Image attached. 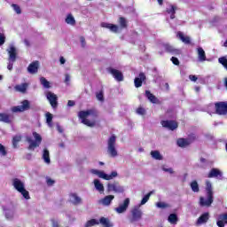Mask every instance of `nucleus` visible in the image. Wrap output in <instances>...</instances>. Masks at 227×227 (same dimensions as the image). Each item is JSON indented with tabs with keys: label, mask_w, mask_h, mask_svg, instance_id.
<instances>
[{
	"label": "nucleus",
	"mask_w": 227,
	"mask_h": 227,
	"mask_svg": "<svg viewBox=\"0 0 227 227\" xmlns=\"http://www.w3.org/2000/svg\"><path fill=\"white\" fill-rule=\"evenodd\" d=\"M96 224H99V222L97 219H90L87 221V223H85V227H92Z\"/></svg>",
	"instance_id": "a19ab883"
},
{
	"label": "nucleus",
	"mask_w": 227,
	"mask_h": 227,
	"mask_svg": "<svg viewBox=\"0 0 227 227\" xmlns=\"http://www.w3.org/2000/svg\"><path fill=\"white\" fill-rule=\"evenodd\" d=\"M0 121H4V123H12L10 115L7 114H0Z\"/></svg>",
	"instance_id": "473e14b6"
},
{
	"label": "nucleus",
	"mask_w": 227,
	"mask_h": 227,
	"mask_svg": "<svg viewBox=\"0 0 227 227\" xmlns=\"http://www.w3.org/2000/svg\"><path fill=\"white\" fill-rule=\"evenodd\" d=\"M29 109H31V104L29 100L25 99L21 102L20 106L12 107V113H24V111H29Z\"/></svg>",
	"instance_id": "6e6552de"
},
{
	"label": "nucleus",
	"mask_w": 227,
	"mask_h": 227,
	"mask_svg": "<svg viewBox=\"0 0 227 227\" xmlns=\"http://www.w3.org/2000/svg\"><path fill=\"white\" fill-rule=\"evenodd\" d=\"M200 162H207V160L205 158H200Z\"/></svg>",
	"instance_id": "774afa93"
},
{
	"label": "nucleus",
	"mask_w": 227,
	"mask_h": 227,
	"mask_svg": "<svg viewBox=\"0 0 227 227\" xmlns=\"http://www.w3.org/2000/svg\"><path fill=\"white\" fill-rule=\"evenodd\" d=\"M80 42L82 43V48L86 47V38H84V36L80 37Z\"/></svg>",
	"instance_id": "6e6d98bb"
},
{
	"label": "nucleus",
	"mask_w": 227,
	"mask_h": 227,
	"mask_svg": "<svg viewBox=\"0 0 227 227\" xmlns=\"http://www.w3.org/2000/svg\"><path fill=\"white\" fill-rule=\"evenodd\" d=\"M51 223H52V227H59V223H58V221L51 219Z\"/></svg>",
	"instance_id": "052dcab7"
},
{
	"label": "nucleus",
	"mask_w": 227,
	"mask_h": 227,
	"mask_svg": "<svg viewBox=\"0 0 227 227\" xmlns=\"http://www.w3.org/2000/svg\"><path fill=\"white\" fill-rule=\"evenodd\" d=\"M101 27H105L106 29H110L112 33H118V29H120V27L117 25L106 23V22H102Z\"/></svg>",
	"instance_id": "6ab92c4d"
},
{
	"label": "nucleus",
	"mask_w": 227,
	"mask_h": 227,
	"mask_svg": "<svg viewBox=\"0 0 227 227\" xmlns=\"http://www.w3.org/2000/svg\"><path fill=\"white\" fill-rule=\"evenodd\" d=\"M57 130H59L60 134H63V128H61V126H58Z\"/></svg>",
	"instance_id": "69168bd1"
},
{
	"label": "nucleus",
	"mask_w": 227,
	"mask_h": 227,
	"mask_svg": "<svg viewBox=\"0 0 227 227\" xmlns=\"http://www.w3.org/2000/svg\"><path fill=\"white\" fill-rule=\"evenodd\" d=\"M206 192L207 200L204 197L200 198V207H210L214 203V190L212 188V183L210 181H206Z\"/></svg>",
	"instance_id": "f03ea898"
},
{
	"label": "nucleus",
	"mask_w": 227,
	"mask_h": 227,
	"mask_svg": "<svg viewBox=\"0 0 227 227\" xmlns=\"http://www.w3.org/2000/svg\"><path fill=\"white\" fill-rule=\"evenodd\" d=\"M170 61H172L173 65H176V67H178V65H180V60H178V59L176 57H172L170 59Z\"/></svg>",
	"instance_id": "864d4df0"
},
{
	"label": "nucleus",
	"mask_w": 227,
	"mask_h": 227,
	"mask_svg": "<svg viewBox=\"0 0 227 227\" xmlns=\"http://www.w3.org/2000/svg\"><path fill=\"white\" fill-rule=\"evenodd\" d=\"M70 197L73 198V200H72L73 205H81V203H82V199L77 196L76 193H71Z\"/></svg>",
	"instance_id": "c756f323"
},
{
	"label": "nucleus",
	"mask_w": 227,
	"mask_h": 227,
	"mask_svg": "<svg viewBox=\"0 0 227 227\" xmlns=\"http://www.w3.org/2000/svg\"><path fill=\"white\" fill-rule=\"evenodd\" d=\"M118 176V172L113 171L110 175H107L108 180H113L114 178H116Z\"/></svg>",
	"instance_id": "3c124183"
},
{
	"label": "nucleus",
	"mask_w": 227,
	"mask_h": 227,
	"mask_svg": "<svg viewBox=\"0 0 227 227\" xmlns=\"http://www.w3.org/2000/svg\"><path fill=\"white\" fill-rule=\"evenodd\" d=\"M190 185L193 192H200V184H198V181H192Z\"/></svg>",
	"instance_id": "f704fd0d"
},
{
	"label": "nucleus",
	"mask_w": 227,
	"mask_h": 227,
	"mask_svg": "<svg viewBox=\"0 0 227 227\" xmlns=\"http://www.w3.org/2000/svg\"><path fill=\"white\" fill-rule=\"evenodd\" d=\"M98 223L100 224H102L103 227H113L114 226L113 223H111V220H109V218H106L104 216L99 218Z\"/></svg>",
	"instance_id": "bb28decb"
},
{
	"label": "nucleus",
	"mask_w": 227,
	"mask_h": 227,
	"mask_svg": "<svg viewBox=\"0 0 227 227\" xmlns=\"http://www.w3.org/2000/svg\"><path fill=\"white\" fill-rule=\"evenodd\" d=\"M176 37L179 38V40H181L183 43H185L186 45H191V37H189L188 35L185 36L182 31H178L176 33Z\"/></svg>",
	"instance_id": "a211bd4d"
},
{
	"label": "nucleus",
	"mask_w": 227,
	"mask_h": 227,
	"mask_svg": "<svg viewBox=\"0 0 227 227\" xmlns=\"http://www.w3.org/2000/svg\"><path fill=\"white\" fill-rule=\"evenodd\" d=\"M8 70H13V62L10 61L7 66Z\"/></svg>",
	"instance_id": "680f3d73"
},
{
	"label": "nucleus",
	"mask_w": 227,
	"mask_h": 227,
	"mask_svg": "<svg viewBox=\"0 0 227 227\" xmlns=\"http://www.w3.org/2000/svg\"><path fill=\"white\" fill-rule=\"evenodd\" d=\"M59 61H60V65H65L67 60L65 59V58L60 57Z\"/></svg>",
	"instance_id": "e2e57ef3"
},
{
	"label": "nucleus",
	"mask_w": 227,
	"mask_h": 227,
	"mask_svg": "<svg viewBox=\"0 0 227 227\" xmlns=\"http://www.w3.org/2000/svg\"><path fill=\"white\" fill-rule=\"evenodd\" d=\"M94 187L97 191H98V192H100V194H104V184L102 183H100V180L98 179H95L94 180Z\"/></svg>",
	"instance_id": "b1692460"
},
{
	"label": "nucleus",
	"mask_w": 227,
	"mask_h": 227,
	"mask_svg": "<svg viewBox=\"0 0 227 227\" xmlns=\"http://www.w3.org/2000/svg\"><path fill=\"white\" fill-rule=\"evenodd\" d=\"M88 116L98 118V112L95 109H89L87 111H80L78 113V117L82 120V123H83V125H86L87 127H95L97 125V121L88 120Z\"/></svg>",
	"instance_id": "f257e3e1"
},
{
	"label": "nucleus",
	"mask_w": 227,
	"mask_h": 227,
	"mask_svg": "<svg viewBox=\"0 0 227 227\" xmlns=\"http://www.w3.org/2000/svg\"><path fill=\"white\" fill-rule=\"evenodd\" d=\"M92 173L94 175H98V177L103 178V180H108L107 174L104 173L103 171L93 169Z\"/></svg>",
	"instance_id": "2f4dec72"
},
{
	"label": "nucleus",
	"mask_w": 227,
	"mask_h": 227,
	"mask_svg": "<svg viewBox=\"0 0 227 227\" xmlns=\"http://www.w3.org/2000/svg\"><path fill=\"white\" fill-rule=\"evenodd\" d=\"M12 186L14 189L20 192L25 198V200H31V197L29 196V192L26 190V185L24 184V182H22L19 178L12 179Z\"/></svg>",
	"instance_id": "7ed1b4c3"
},
{
	"label": "nucleus",
	"mask_w": 227,
	"mask_h": 227,
	"mask_svg": "<svg viewBox=\"0 0 227 227\" xmlns=\"http://www.w3.org/2000/svg\"><path fill=\"white\" fill-rule=\"evenodd\" d=\"M96 98L99 102H104V90H100L99 92L96 93Z\"/></svg>",
	"instance_id": "c03bdc74"
},
{
	"label": "nucleus",
	"mask_w": 227,
	"mask_h": 227,
	"mask_svg": "<svg viewBox=\"0 0 227 227\" xmlns=\"http://www.w3.org/2000/svg\"><path fill=\"white\" fill-rule=\"evenodd\" d=\"M66 23L70 26H75V18L72 14H68L66 18Z\"/></svg>",
	"instance_id": "72a5a7b5"
},
{
	"label": "nucleus",
	"mask_w": 227,
	"mask_h": 227,
	"mask_svg": "<svg viewBox=\"0 0 227 227\" xmlns=\"http://www.w3.org/2000/svg\"><path fill=\"white\" fill-rule=\"evenodd\" d=\"M39 65H40V63L38 62V60H35V61L32 62L31 64H29L28 67H27V72L29 74L38 73Z\"/></svg>",
	"instance_id": "aec40b11"
},
{
	"label": "nucleus",
	"mask_w": 227,
	"mask_h": 227,
	"mask_svg": "<svg viewBox=\"0 0 227 227\" xmlns=\"http://www.w3.org/2000/svg\"><path fill=\"white\" fill-rule=\"evenodd\" d=\"M107 153L110 157H118V151L116 150V136L112 135L107 142Z\"/></svg>",
	"instance_id": "20e7f679"
},
{
	"label": "nucleus",
	"mask_w": 227,
	"mask_h": 227,
	"mask_svg": "<svg viewBox=\"0 0 227 227\" xmlns=\"http://www.w3.org/2000/svg\"><path fill=\"white\" fill-rule=\"evenodd\" d=\"M43 160L46 164H51V153L47 148H44L43 151Z\"/></svg>",
	"instance_id": "c85d7f7f"
},
{
	"label": "nucleus",
	"mask_w": 227,
	"mask_h": 227,
	"mask_svg": "<svg viewBox=\"0 0 227 227\" xmlns=\"http://www.w3.org/2000/svg\"><path fill=\"white\" fill-rule=\"evenodd\" d=\"M151 155L153 159H155V160H162V155H160L159 151H152Z\"/></svg>",
	"instance_id": "e433bc0d"
},
{
	"label": "nucleus",
	"mask_w": 227,
	"mask_h": 227,
	"mask_svg": "<svg viewBox=\"0 0 227 227\" xmlns=\"http://www.w3.org/2000/svg\"><path fill=\"white\" fill-rule=\"evenodd\" d=\"M65 82H70V74H66Z\"/></svg>",
	"instance_id": "0e129e2a"
},
{
	"label": "nucleus",
	"mask_w": 227,
	"mask_h": 227,
	"mask_svg": "<svg viewBox=\"0 0 227 227\" xmlns=\"http://www.w3.org/2000/svg\"><path fill=\"white\" fill-rule=\"evenodd\" d=\"M46 183H47V185H49V187H52V185H54V184H56V181H54L51 177H47Z\"/></svg>",
	"instance_id": "603ef678"
},
{
	"label": "nucleus",
	"mask_w": 227,
	"mask_h": 227,
	"mask_svg": "<svg viewBox=\"0 0 227 227\" xmlns=\"http://www.w3.org/2000/svg\"><path fill=\"white\" fill-rule=\"evenodd\" d=\"M16 91H20V93H26L27 90V83H22L21 85L15 86Z\"/></svg>",
	"instance_id": "7c9ffc66"
},
{
	"label": "nucleus",
	"mask_w": 227,
	"mask_h": 227,
	"mask_svg": "<svg viewBox=\"0 0 227 227\" xmlns=\"http://www.w3.org/2000/svg\"><path fill=\"white\" fill-rule=\"evenodd\" d=\"M0 155H2L3 157H5V155H8V153L6 152V148L4 147V145H3V144H0Z\"/></svg>",
	"instance_id": "49530a36"
},
{
	"label": "nucleus",
	"mask_w": 227,
	"mask_h": 227,
	"mask_svg": "<svg viewBox=\"0 0 227 227\" xmlns=\"http://www.w3.org/2000/svg\"><path fill=\"white\" fill-rule=\"evenodd\" d=\"M27 143H29L28 150H35V148H38L40 146V142L34 141L31 137H27Z\"/></svg>",
	"instance_id": "393cba45"
},
{
	"label": "nucleus",
	"mask_w": 227,
	"mask_h": 227,
	"mask_svg": "<svg viewBox=\"0 0 227 227\" xmlns=\"http://www.w3.org/2000/svg\"><path fill=\"white\" fill-rule=\"evenodd\" d=\"M156 207L158 208H168V207H169V205L166 204L165 202H157L156 203Z\"/></svg>",
	"instance_id": "09e8293b"
},
{
	"label": "nucleus",
	"mask_w": 227,
	"mask_h": 227,
	"mask_svg": "<svg viewBox=\"0 0 227 227\" xmlns=\"http://www.w3.org/2000/svg\"><path fill=\"white\" fill-rule=\"evenodd\" d=\"M162 169L165 171V173H170V175H173V173H175V171H173L171 168H162Z\"/></svg>",
	"instance_id": "13d9d810"
},
{
	"label": "nucleus",
	"mask_w": 227,
	"mask_h": 227,
	"mask_svg": "<svg viewBox=\"0 0 227 227\" xmlns=\"http://www.w3.org/2000/svg\"><path fill=\"white\" fill-rule=\"evenodd\" d=\"M7 52L9 54L8 60L15 63V61H17V48H15V46L13 45H11L10 48L7 50Z\"/></svg>",
	"instance_id": "2eb2a0df"
},
{
	"label": "nucleus",
	"mask_w": 227,
	"mask_h": 227,
	"mask_svg": "<svg viewBox=\"0 0 227 227\" xmlns=\"http://www.w3.org/2000/svg\"><path fill=\"white\" fill-rule=\"evenodd\" d=\"M192 141H196V136L192 135L190 137L189 139L187 138H179L177 139V146L180 148H185L186 146H189Z\"/></svg>",
	"instance_id": "9b49d317"
},
{
	"label": "nucleus",
	"mask_w": 227,
	"mask_h": 227,
	"mask_svg": "<svg viewBox=\"0 0 227 227\" xmlns=\"http://www.w3.org/2000/svg\"><path fill=\"white\" fill-rule=\"evenodd\" d=\"M189 79L191 81H192L193 82H196V81H198V76L197 75H194V74H190L189 75Z\"/></svg>",
	"instance_id": "4d7b16f0"
},
{
	"label": "nucleus",
	"mask_w": 227,
	"mask_h": 227,
	"mask_svg": "<svg viewBox=\"0 0 227 227\" xmlns=\"http://www.w3.org/2000/svg\"><path fill=\"white\" fill-rule=\"evenodd\" d=\"M145 97L152 104H160V101L150 90H145Z\"/></svg>",
	"instance_id": "412c9836"
},
{
	"label": "nucleus",
	"mask_w": 227,
	"mask_h": 227,
	"mask_svg": "<svg viewBox=\"0 0 227 227\" xmlns=\"http://www.w3.org/2000/svg\"><path fill=\"white\" fill-rule=\"evenodd\" d=\"M215 113L220 116H226L227 114V101H220L215 104Z\"/></svg>",
	"instance_id": "0eeeda50"
},
{
	"label": "nucleus",
	"mask_w": 227,
	"mask_h": 227,
	"mask_svg": "<svg viewBox=\"0 0 227 227\" xmlns=\"http://www.w3.org/2000/svg\"><path fill=\"white\" fill-rule=\"evenodd\" d=\"M12 6L14 12H16V13H18V15H20L22 13V10H20V6H19V4H12Z\"/></svg>",
	"instance_id": "a18cd8bd"
},
{
	"label": "nucleus",
	"mask_w": 227,
	"mask_h": 227,
	"mask_svg": "<svg viewBox=\"0 0 227 227\" xmlns=\"http://www.w3.org/2000/svg\"><path fill=\"white\" fill-rule=\"evenodd\" d=\"M109 74L113 75V77L115 79V81H118V82H121L124 79L123 73L121 71L114 69L113 67H109L107 69Z\"/></svg>",
	"instance_id": "f8f14e48"
},
{
	"label": "nucleus",
	"mask_w": 227,
	"mask_h": 227,
	"mask_svg": "<svg viewBox=\"0 0 227 227\" xmlns=\"http://www.w3.org/2000/svg\"><path fill=\"white\" fill-rule=\"evenodd\" d=\"M129 205H130V199L127 198L124 200L122 204L119 205V207L115 208V211L117 214H123V212H127Z\"/></svg>",
	"instance_id": "4468645a"
},
{
	"label": "nucleus",
	"mask_w": 227,
	"mask_h": 227,
	"mask_svg": "<svg viewBox=\"0 0 227 227\" xmlns=\"http://www.w3.org/2000/svg\"><path fill=\"white\" fill-rule=\"evenodd\" d=\"M141 219H143V211L141 210V207L135 206L131 209L130 223H137V221H141Z\"/></svg>",
	"instance_id": "39448f33"
},
{
	"label": "nucleus",
	"mask_w": 227,
	"mask_h": 227,
	"mask_svg": "<svg viewBox=\"0 0 227 227\" xmlns=\"http://www.w3.org/2000/svg\"><path fill=\"white\" fill-rule=\"evenodd\" d=\"M137 114H140L141 116H145V114H146V110L140 106L137 109Z\"/></svg>",
	"instance_id": "8fccbe9b"
},
{
	"label": "nucleus",
	"mask_w": 227,
	"mask_h": 227,
	"mask_svg": "<svg viewBox=\"0 0 227 227\" xmlns=\"http://www.w3.org/2000/svg\"><path fill=\"white\" fill-rule=\"evenodd\" d=\"M177 222L178 216L176 215V214H170L168 215V223H171V224H176Z\"/></svg>",
	"instance_id": "4c0bfd02"
},
{
	"label": "nucleus",
	"mask_w": 227,
	"mask_h": 227,
	"mask_svg": "<svg viewBox=\"0 0 227 227\" xmlns=\"http://www.w3.org/2000/svg\"><path fill=\"white\" fill-rule=\"evenodd\" d=\"M67 106H68V107H74V106H75V101L68 100Z\"/></svg>",
	"instance_id": "bf43d9fd"
},
{
	"label": "nucleus",
	"mask_w": 227,
	"mask_h": 227,
	"mask_svg": "<svg viewBox=\"0 0 227 227\" xmlns=\"http://www.w3.org/2000/svg\"><path fill=\"white\" fill-rule=\"evenodd\" d=\"M157 1L160 6H162V4H164V0H157Z\"/></svg>",
	"instance_id": "338daca9"
},
{
	"label": "nucleus",
	"mask_w": 227,
	"mask_h": 227,
	"mask_svg": "<svg viewBox=\"0 0 227 227\" xmlns=\"http://www.w3.org/2000/svg\"><path fill=\"white\" fill-rule=\"evenodd\" d=\"M20 141H22V137H20V136L13 137V138H12L13 148H17V145H19V143H20Z\"/></svg>",
	"instance_id": "58836bf2"
},
{
	"label": "nucleus",
	"mask_w": 227,
	"mask_h": 227,
	"mask_svg": "<svg viewBox=\"0 0 227 227\" xmlns=\"http://www.w3.org/2000/svg\"><path fill=\"white\" fill-rule=\"evenodd\" d=\"M207 178H223V172L218 168H212L207 174Z\"/></svg>",
	"instance_id": "f3484780"
},
{
	"label": "nucleus",
	"mask_w": 227,
	"mask_h": 227,
	"mask_svg": "<svg viewBox=\"0 0 227 227\" xmlns=\"http://www.w3.org/2000/svg\"><path fill=\"white\" fill-rule=\"evenodd\" d=\"M46 123H48L49 127H52V114L46 113Z\"/></svg>",
	"instance_id": "37998d69"
},
{
	"label": "nucleus",
	"mask_w": 227,
	"mask_h": 227,
	"mask_svg": "<svg viewBox=\"0 0 227 227\" xmlns=\"http://www.w3.org/2000/svg\"><path fill=\"white\" fill-rule=\"evenodd\" d=\"M197 52L199 61H207V54L205 53V50H203V48H198Z\"/></svg>",
	"instance_id": "a878e982"
},
{
	"label": "nucleus",
	"mask_w": 227,
	"mask_h": 227,
	"mask_svg": "<svg viewBox=\"0 0 227 227\" xmlns=\"http://www.w3.org/2000/svg\"><path fill=\"white\" fill-rule=\"evenodd\" d=\"M162 127L164 129H168V130H176L178 129V122L176 121H160Z\"/></svg>",
	"instance_id": "ddd939ff"
},
{
	"label": "nucleus",
	"mask_w": 227,
	"mask_h": 227,
	"mask_svg": "<svg viewBox=\"0 0 227 227\" xmlns=\"http://www.w3.org/2000/svg\"><path fill=\"white\" fill-rule=\"evenodd\" d=\"M40 82L43 86V88H46L47 90H49V88H51V82H49V81H47L45 79V77H41Z\"/></svg>",
	"instance_id": "ea45409f"
},
{
	"label": "nucleus",
	"mask_w": 227,
	"mask_h": 227,
	"mask_svg": "<svg viewBox=\"0 0 227 227\" xmlns=\"http://www.w3.org/2000/svg\"><path fill=\"white\" fill-rule=\"evenodd\" d=\"M33 136L37 143L42 144V136L40 134L35 131L33 132Z\"/></svg>",
	"instance_id": "de8ad7c7"
},
{
	"label": "nucleus",
	"mask_w": 227,
	"mask_h": 227,
	"mask_svg": "<svg viewBox=\"0 0 227 227\" xmlns=\"http://www.w3.org/2000/svg\"><path fill=\"white\" fill-rule=\"evenodd\" d=\"M208 219H210V214L204 213L198 218L197 224H205L208 222Z\"/></svg>",
	"instance_id": "4be33fe9"
},
{
	"label": "nucleus",
	"mask_w": 227,
	"mask_h": 227,
	"mask_svg": "<svg viewBox=\"0 0 227 227\" xmlns=\"http://www.w3.org/2000/svg\"><path fill=\"white\" fill-rule=\"evenodd\" d=\"M145 81H146V75L145 73H140L138 77L134 79L135 88H141V86H143V82Z\"/></svg>",
	"instance_id": "dca6fc26"
},
{
	"label": "nucleus",
	"mask_w": 227,
	"mask_h": 227,
	"mask_svg": "<svg viewBox=\"0 0 227 227\" xmlns=\"http://www.w3.org/2000/svg\"><path fill=\"white\" fill-rule=\"evenodd\" d=\"M119 24L122 29L127 28V20L123 17L119 18Z\"/></svg>",
	"instance_id": "79ce46f5"
},
{
	"label": "nucleus",
	"mask_w": 227,
	"mask_h": 227,
	"mask_svg": "<svg viewBox=\"0 0 227 227\" xmlns=\"http://www.w3.org/2000/svg\"><path fill=\"white\" fill-rule=\"evenodd\" d=\"M163 49L165 50V52H168V54H172V56H180L182 54V51L169 43H163Z\"/></svg>",
	"instance_id": "9d476101"
},
{
	"label": "nucleus",
	"mask_w": 227,
	"mask_h": 227,
	"mask_svg": "<svg viewBox=\"0 0 227 227\" xmlns=\"http://www.w3.org/2000/svg\"><path fill=\"white\" fill-rule=\"evenodd\" d=\"M4 42H6V36H4V34H0V47L4 45Z\"/></svg>",
	"instance_id": "5fc2aeb1"
},
{
	"label": "nucleus",
	"mask_w": 227,
	"mask_h": 227,
	"mask_svg": "<svg viewBox=\"0 0 227 227\" xmlns=\"http://www.w3.org/2000/svg\"><path fill=\"white\" fill-rule=\"evenodd\" d=\"M113 200H114V195H107L105 198H103L100 202L102 203V205H104L105 207H109V205H111V202L113 201Z\"/></svg>",
	"instance_id": "5701e85b"
},
{
	"label": "nucleus",
	"mask_w": 227,
	"mask_h": 227,
	"mask_svg": "<svg viewBox=\"0 0 227 227\" xmlns=\"http://www.w3.org/2000/svg\"><path fill=\"white\" fill-rule=\"evenodd\" d=\"M166 12L170 15V19L173 20L176 18L175 14L176 13V6L170 4L169 8L166 9Z\"/></svg>",
	"instance_id": "cd10ccee"
},
{
	"label": "nucleus",
	"mask_w": 227,
	"mask_h": 227,
	"mask_svg": "<svg viewBox=\"0 0 227 227\" xmlns=\"http://www.w3.org/2000/svg\"><path fill=\"white\" fill-rule=\"evenodd\" d=\"M124 191L125 189H123V186H121L118 181H114V183H109L107 184V192H114L117 194H121Z\"/></svg>",
	"instance_id": "423d86ee"
},
{
	"label": "nucleus",
	"mask_w": 227,
	"mask_h": 227,
	"mask_svg": "<svg viewBox=\"0 0 227 227\" xmlns=\"http://www.w3.org/2000/svg\"><path fill=\"white\" fill-rule=\"evenodd\" d=\"M152 194H153V192H150L145 196H144L138 207H141L142 205H145V203H148V200H150Z\"/></svg>",
	"instance_id": "c9c22d12"
},
{
	"label": "nucleus",
	"mask_w": 227,
	"mask_h": 227,
	"mask_svg": "<svg viewBox=\"0 0 227 227\" xmlns=\"http://www.w3.org/2000/svg\"><path fill=\"white\" fill-rule=\"evenodd\" d=\"M46 98L50 102L52 109H58V96L51 91L46 93Z\"/></svg>",
	"instance_id": "1a4fd4ad"
}]
</instances>
